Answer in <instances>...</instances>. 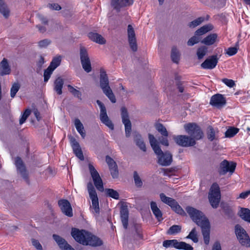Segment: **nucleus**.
Segmentation results:
<instances>
[{"label":"nucleus","mask_w":250,"mask_h":250,"mask_svg":"<svg viewBox=\"0 0 250 250\" xmlns=\"http://www.w3.org/2000/svg\"><path fill=\"white\" fill-rule=\"evenodd\" d=\"M186 210L193 221L201 227L204 243L208 245L210 240V229L208 220L202 211L195 208L187 207Z\"/></svg>","instance_id":"1"},{"label":"nucleus","mask_w":250,"mask_h":250,"mask_svg":"<svg viewBox=\"0 0 250 250\" xmlns=\"http://www.w3.org/2000/svg\"><path fill=\"white\" fill-rule=\"evenodd\" d=\"M71 235L77 242L83 245L98 247L103 245V241L100 238L83 229L73 228Z\"/></svg>","instance_id":"2"},{"label":"nucleus","mask_w":250,"mask_h":250,"mask_svg":"<svg viewBox=\"0 0 250 250\" xmlns=\"http://www.w3.org/2000/svg\"><path fill=\"white\" fill-rule=\"evenodd\" d=\"M148 139L151 147L158 156V163L162 166H168L172 161V156L168 152L164 153L159 146V143L154 136L148 134Z\"/></svg>","instance_id":"3"},{"label":"nucleus","mask_w":250,"mask_h":250,"mask_svg":"<svg viewBox=\"0 0 250 250\" xmlns=\"http://www.w3.org/2000/svg\"><path fill=\"white\" fill-rule=\"evenodd\" d=\"M100 85L103 93L112 103H115L116 100L112 89L109 85L108 78L104 69H101L100 71Z\"/></svg>","instance_id":"4"},{"label":"nucleus","mask_w":250,"mask_h":250,"mask_svg":"<svg viewBox=\"0 0 250 250\" xmlns=\"http://www.w3.org/2000/svg\"><path fill=\"white\" fill-rule=\"evenodd\" d=\"M213 29V26L211 24L204 25L198 29L194 33V36L191 37L188 41V46H192L194 44L201 42L202 36L206 33L211 31Z\"/></svg>","instance_id":"5"},{"label":"nucleus","mask_w":250,"mask_h":250,"mask_svg":"<svg viewBox=\"0 0 250 250\" xmlns=\"http://www.w3.org/2000/svg\"><path fill=\"white\" fill-rule=\"evenodd\" d=\"M220 198V188L216 183H214L211 186L208 193L209 201L212 208H216L218 207Z\"/></svg>","instance_id":"6"},{"label":"nucleus","mask_w":250,"mask_h":250,"mask_svg":"<svg viewBox=\"0 0 250 250\" xmlns=\"http://www.w3.org/2000/svg\"><path fill=\"white\" fill-rule=\"evenodd\" d=\"M184 129L195 141L200 140L203 137V132L201 128L195 123L185 125Z\"/></svg>","instance_id":"7"},{"label":"nucleus","mask_w":250,"mask_h":250,"mask_svg":"<svg viewBox=\"0 0 250 250\" xmlns=\"http://www.w3.org/2000/svg\"><path fill=\"white\" fill-rule=\"evenodd\" d=\"M87 187L89 197L92 201V208L94 209V213L97 215H99L100 213V208L96 191L92 183L89 182L87 184Z\"/></svg>","instance_id":"8"},{"label":"nucleus","mask_w":250,"mask_h":250,"mask_svg":"<svg viewBox=\"0 0 250 250\" xmlns=\"http://www.w3.org/2000/svg\"><path fill=\"white\" fill-rule=\"evenodd\" d=\"M160 197L163 203L170 206L175 212L180 215L185 214L184 210L175 200L166 196L164 193H161Z\"/></svg>","instance_id":"9"},{"label":"nucleus","mask_w":250,"mask_h":250,"mask_svg":"<svg viewBox=\"0 0 250 250\" xmlns=\"http://www.w3.org/2000/svg\"><path fill=\"white\" fill-rule=\"evenodd\" d=\"M235 233L240 243L246 247L250 246V238L246 230L240 225L235 227Z\"/></svg>","instance_id":"10"},{"label":"nucleus","mask_w":250,"mask_h":250,"mask_svg":"<svg viewBox=\"0 0 250 250\" xmlns=\"http://www.w3.org/2000/svg\"><path fill=\"white\" fill-rule=\"evenodd\" d=\"M80 56L81 62L83 69L87 73L91 71L90 61L88 57L87 51L83 46L80 47Z\"/></svg>","instance_id":"11"},{"label":"nucleus","mask_w":250,"mask_h":250,"mask_svg":"<svg viewBox=\"0 0 250 250\" xmlns=\"http://www.w3.org/2000/svg\"><path fill=\"white\" fill-rule=\"evenodd\" d=\"M173 139L178 145L183 147L191 146L196 144L194 139L187 135L174 136Z\"/></svg>","instance_id":"12"},{"label":"nucleus","mask_w":250,"mask_h":250,"mask_svg":"<svg viewBox=\"0 0 250 250\" xmlns=\"http://www.w3.org/2000/svg\"><path fill=\"white\" fill-rule=\"evenodd\" d=\"M96 103L100 108V117L101 122L110 129L113 130L114 129V125L107 115L105 106L100 100H97Z\"/></svg>","instance_id":"13"},{"label":"nucleus","mask_w":250,"mask_h":250,"mask_svg":"<svg viewBox=\"0 0 250 250\" xmlns=\"http://www.w3.org/2000/svg\"><path fill=\"white\" fill-rule=\"evenodd\" d=\"M89 169L96 188L100 191H103L104 190L103 183L99 173L91 164L89 165Z\"/></svg>","instance_id":"14"},{"label":"nucleus","mask_w":250,"mask_h":250,"mask_svg":"<svg viewBox=\"0 0 250 250\" xmlns=\"http://www.w3.org/2000/svg\"><path fill=\"white\" fill-rule=\"evenodd\" d=\"M15 165L17 167L18 173L21 175L26 183H28L29 180L28 172L26 169L23 162L21 158L17 157L15 158Z\"/></svg>","instance_id":"15"},{"label":"nucleus","mask_w":250,"mask_h":250,"mask_svg":"<svg viewBox=\"0 0 250 250\" xmlns=\"http://www.w3.org/2000/svg\"><path fill=\"white\" fill-rule=\"evenodd\" d=\"M121 116L122 122L125 127V136L126 137H128L130 136L131 131V124L129 119L127 111L124 107L121 108Z\"/></svg>","instance_id":"16"},{"label":"nucleus","mask_w":250,"mask_h":250,"mask_svg":"<svg viewBox=\"0 0 250 250\" xmlns=\"http://www.w3.org/2000/svg\"><path fill=\"white\" fill-rule=\"evenodd\" d=\"M58 205L62 212L66 216L71 217L73 216L72 208L69 202L65 199L60 200Z\"/></svg>","instance_id":"17"},{"label":"nucleus","mask_w":250,"mask_h":250,"mask_svg":"<svg viewBox=\"0 0 250 250\" xmlns=\"http://www.w3.org/2000/svg\"><path fill=\"white\" fill-rule=\"evenodd\" d=\"M127 36L131 49L133 51H136L137 50V45L135 33L132 26L130 24H129L127 26Z\"/></svg>","instance_id":"18"},{"label":"nucleus","mask_w":250,"mask_h":250,"mask_svg":"<svg viewBox=\"0 0 250 250\" xmlns=\"http://www.w3.org/2000/svg\"><path fill=\"white\" fill-rule=\"evenodd\" d=\"M71 146L76 156L81 160H84V156L79 143L72 136H68Z\"/></svg>","instance_id":"19"},{"label":"nucleus","mask_w":250,"mask_h":250,"mask_svg":"<svg viewBox=\"0 0 250 250\" xmlns=\"http://www.w3.org/2000/svg\"><path fill=\"white\" fill-rule=\"evenodd\" d=\"M236 167V164L233 162L229 163L227 160H224L220 164L219 173L221 175H225L228 172L232 173Z\"/></svg>","instance_id":"20"},{"label":"nucleus","mask_w":250,"mask_h":250,"mask_svg":"<svg viewBox=\"0 0 250 250\" xmlns=\"http://www.w3.org/2000/svg\"><path fill=\"white\" fill-rule=\"evenodd\" d=\"M218 62L217 55H212L207 59L201 64L202 68L205 69H212L214 68Z\"/></svg>","instance_id":"21"},{"label":"nucleus","mask_w":250,"mask_h":250,"mask_svg":"<svg viewBox=\"0 0 250 250\" xmlns=\"http://www.w3.org/2000/svg\"><path fill=\"white\" fill-rule=\"evenodd\" d=\"M226 99L223 96L220 94H217L212 96L210 101V104L214 106L219 108L226 104Z\"/></svg>","instance_id":"22"},{"label":"nucleus","mask_w":250,"mask_h":250,"mask_svg":"<svg viewBox=\"0 0 250 250\" xmlns=\"http://www.w3.org/2000/svg\"><path fill=\"white\" fill-rule=\"evenodd\" d=\"M53 238L62 250H75L64 239L59 235L53 234Z\"/></svg>","instance_id":"23"},{"label":"nucleus","mask_w":250,"mask_h":250,"mask_svg":"<svg viewBox=\"0 0 250 250\" xmlns=\"http://www.w3.org/2000/svg\"><path fill=\"white\" fill-rule=\"evenodd\" d=\"M105 161L109 167L110 173L112 177L113 178H117L118 176V167L116 162L113 159L108 156H106Z\"/></svg>","instance_id":"24"},{"label":"nucleus","mask_w":250,"mask_h":250,"mask_svg":"<svg viewBox=\"0 0 250 250\" xmlns=\"http://www.w3.org/2000/svg\"><path fill=\"white\" fill-rule=\"evenodd\" d=\"M129 211L126 206H122L120 209V217L124 228L126 229L128 227Z\"/></svg>","instance_id":"25"},{"label":"nucleus","mask_w":250,"mask_h":250,"mask_svg":"<svg viewBox=\"0 0 250 250\" xmlns=\"http://www.w3.org/2000/svg\"><path fill=\"white\" fill-rule=\"evenodd\" d=\"M218 41V35L216 33H211L204 38L201 43L208 46L214 44Z\"/></svg>","instance_id":"26"},{"label":"nucleus","mask_w":250,"mask_h":250,"mask_svg":"<svg viewBox=\"0 0 250 250\" xmlns=\"http://www.w3.org/2000/svg\"><path fill=\"white\" fill-rule=\"evenodd\" d=\"M10 72L11 68L7 60L4 58L0 63V75H8L10 74Z\"/></svg>","instance_id":"27"},{"label":"nucleus","mask_w":250,"mask_h":250,"mask_svg":"<svg viewBox=\"0 0 250 250\" xmlns=\"http://www.w3.org/2000/svg\"><path fill=\"white\" fill-rule=\"evenodd\" d=\"M89 38L92 41L100 44H104L106 40L103 36L97 33L90 32L88 34Z\"/></svg>","instance_id":"28"},{"label":"nucleus","mask_w":250,"mask_h":250,"mask_svg":"<svg viewBox=\"0 0 250 250\" xmlns=\"http://www.w3.org/2000/svg\"><path fill=\"white\" fill-rule=\"evenodd\" d=\"M63 84L64 81L61 77H58L54 81V90L58 95L62 94Z\"/></svg>","instance_id":"29"},{"label":"nucleus","mask_w":250,"mask_h":250,"mask_svg":"<svg viewBox=\"0 0 250 250\" xmlns=\"http://www.w3.org/2000/svg\"><path fill=\"white\" fill-rule=\"evenodd\" d=\"M150 208L151 209L158 221H160L163 220L162 213L161 210L157 207L156 202L152 201L150 203Z\"/></svg>","instance_id":"30"},{"label":"nucleus","mask_w":250,"mask_h":250,"mask_svg":"<svg viewBox=\"0 0 250 250\" xmlns=\"http://www.w3.org/2000/svg\"><path fill=\"white\" fill-rule=\"evenodd\" d=\"M134 140L136 145L143 151H146V145L144 142L142 136L138 133H135L134 136Z\"/></svg>","instance_id":"31"},{"label":"nucleus","mask_w":250,"mask_h":250,"mask_svg":"<svg viewBox=\"0 0 250 250\" xmlns=\"http://www.w3.org/2000/svg\"><path fill=\"white\" fill-rule=\"evenodd\" d=\"M173 247L179 250H193V247L189 244L184 242H179L177 240L174 239Z\"/></svg>","instance_id":"32"},{"label":"nucleus","mask_w":250,"mask_h":250,"mask_svg":"<svg viewBox=\"0 0 250 250\" xmlns=\"http://www.w3.org/2000/svg\"><path fill=\"white\" fill-rule=\"evenodd\" d=\"M74 124L77 131L83 138H84L86 134L83 124L79 119L75 120Z\"/></svg>","instance_id":"33"},{"label":"nucleus","mask_w":250,"mask_h":250,"mask_svg":"<svg viewBox=\"0 0 250 250\" xmlns=\"http://www.w3.org/2000/svg\"><path fill=\"white\" fill-rule=\"evenodd\" d=\"M238 214L242 219L250 223V210L249 209L241 208Z\"/></svg>","instance_id":"34"},{"label":"nucleus","mask_w":250,"mask_h":250,"mask_svg":"<svg viewBox=\"0 0 250 250\" xmlns=\"http://www.w3.org/2000/svg\"><path fill=\"white\" fill-rule=\"evenodd\" d=\"M0 13L5 18L9 16L10 11L3 0H0Z\"/></svg>","instance_id":"35"},{"label":"nucleus","mask_w":250,"mask_h":250,"mask_svg":"<svg viewBox=\"0 0 250 250\" xmlns=\"http://www.w3.org/2000/svg\"><path fill=\"white\" fill-rule=\"evenodd\" d=\"M208 52V48L206 46H201L199 47L196 52L197 58L199 60H201L207 54Z\"/></svg>","instance_id":"36"},{"label":"nucleus","mask_w":250,"mask_h":250,"mask_svg":"<svg viewBox=\"0 0 250 250\" xmlns=\"http://www.w3.org/2000/svg\"><path fill=\"white\" fill-rule=\"evenodd\" d=\"M61 60L62 57L61 56H57L54 57L48 67L54 70L58 66L60 65Z\"/></svg>","instance_id":"37"},{"label":"nucleus","mask_w":250,"mask_h":250,"mask_svg":"<svg viewBox=\"0 0 250 250\" xmlns=\"http://www.w3.org/2000/svg\"><path fill=\"white\" fill-rule=\"evenodd\" d=\"M239 129L234 127H230L225 132V137L231 138L234 136L238 132Z\"/></svg>","instance_id":"38"},{"label":"nucleus","mask_w":250,"mask_h":250,"mask_svg":"<svg viewBox=\"0 0 250 250\" xmlns=\"http://www.w3.org/2000/svg\"><path fill=\"white\" fill-rule=\"evenodd\" d=\"M171 57L172 61L175 63H178L180 59V53L175 47H173L171 50Z\"/></svg>","instance_id":"39"},{"label":"nucleus","mask_w":250,"mask_h":250,"mask_svg":"<svg viewBox=\"0 0 250 250\" xmlns=\"http://www.w3.org/2000/svg\"><path fill=\"white\" fill-rule=\"evenodd\" d=\"M155 128L157 130L164 136L167 137L168 135V132L166 128L161 123H158L155 125Z\"/></svg>","instance_id":"40"},{"label":"nucleus","mask_w":250,"mask_h":250,"mask_svg":"<svg viewBox=\"0 0 250 250\" xmlns=\"http://www.w3.org/2000/svg\"><path fill=\"white\" fill-rule=\"evenodd\" d=\"M105 192L107 196L111 197L114 199L118 200L119 199V194L118 192L111 188H106Z\"/></svg>","instance_id":"41"},{"label":"nucleus","mask_w":250,"mask_h":250,"mask_svg":"<svg viewBox=\"0 0 250 250\" xmlns=\"http://www.w3.org/2000/svg\"><path fill=\"white\" fill-rule=\"evenodd\" d=\"M133 179L136 187L137 188H141L143 186V181L136 171H134L133 172Z\"/></svg>","instance_id":"42"},{"label":"nucleus","mask_w":250,"mask_h":250,"mask_svg":"<svg viewBox=\"0 0 250 250\" xmlns=\"http://www.w3.org/2000/svg\"><path fill=\"white\" fill-rule=\"evenodd\" d=\"M204 20L205 18L204 17H199L197 19L190 22L188 24V26L189 27L191 28H195L196 26L199 25L200 24H201L204 21Z\"/></svg>","instance_id":"43"},{"label":"nucleus","mask_w":250,"mask_h":250,"mask_svg":"<svg viewBox=\"0 0 250 250\" xmlns=\"http://www.w3.org/2000/svg\"><path fill=\"white\" fill-rule=\"evenodd\" d=\"M181 227L179 225H173L169 228L167 231V234L173 235L179 233L181 231Z\"/></svg>","instance_id":"44"},{"label":"nucleus","mask_w":250,"mask_h":250,"mask_svg":"<svg viewBox=\"0 0 250 250\" xmlns=\"http://www.w3.org/2000/svg\"><path fill=\"white\" fill-rule=\"evenodd\" d=\"M186 238L191 239L194 243L198 242L197 233L195 228H193L191 230L189 234L186 237Z\"/></svg>","instance_id":"45"},{"label":"nucleus","mask_w":250,"mask_h":250,"mask_svg":"<svg viewBox=\"0 0 250 250\" xmlns=\"http://www.w3.org/2000/svg\"><path fill=\"white\" fill-rule=\"evenodd\" d=\"M20 84L18 83H14L10 89V96L13 98L15 97L16 93L20 88Z\"/></svg>","instance_id":"46"},{"label":"nucleus","mask_w":250,"mask_h":250,"mask_svg":"<svg viewBox=\"0 0 250 250\" xmlns=\"http://www.w3.org/2000/svg\"><path fill=\"white\" fill-rule=\"evenodd\" d=\"M207 137L208 139L210 141H212L216 139L215 131L214 128L211 126H209L208 127Z\"/></svg>","instance_id":"47"},{"label":"nucleus","mask_w":250,"mask_h":250,"mask_svg":"<svg viewBox=\"0 0 250 250\" xmlns=\"http://www.w3.org/2000/svg\"><path fill=\"white\" fill-rule=\"evenodd\" d=\"M67 87L68 88L69 91L75 97L80 99L82 95V94L81 92H80L79 90L75 89L73 86L72 85L68 84L67 85Z\"/></svg>","instance_id":"48"},{"label":"nucleus","mask_w":250,"mask_h":250,"mask_svg":"<svg viewBox=\"0 0 250 250\" xmlns=\"http://www.w3.org/2000/svg\"><path fill=\"white\" fill-rule=\"evenodd\" d=\"M51 42L49 39H44L38 42V46L41 48H46Z\"/></svg>","instance_id":"49"},{"label":"nucleus","mask_w":250,"mask_h":250,"mask_svg":"<svg viewBox=\"0 0 250 250\" xmlns=\"http://www.w3.org/2000/svg\"><path fill=\"white\" fill-rule=\"evenodd\" d=\"M53 71L54 70L49 67H48L47 68L44 70L43 77L44 81L45 82H47L48 81Z\"/></svg>","instance_id":"50"},{"label":"nucleus","mask_w":250,"mask_h":250,"mask_svg":"<svg viewBox=\"0 0 250 250\" xmlns=\"http://www.w3.org/2000/svg\"><path fill=\"white\" fill-rule=\"evenodd\" d=\"M30 113H31V111L30 109H27L24 111V113H23L21 118L20 119V125H22L25 122L27 117L30 114Z\"/></svg>","instance_id":"51"},{"label":"nucleus","mask_w":250,"mask_h":250,"mask_svg":"<svg viewBox=\"0 0 250 250\" xmlns=\"http://www.w3.org/2000/svg\"><path fill=\"white\" fill-rule=\"evenodd\" d=\"M222 81L229 87H233L235 85L234 82L232 80L224 78L222 80Z\"/></svg>","instance_id":"52"},{"label":"nucleus","mask_w":250,"mask_h":250,"mask_svg":"<svg viewBox=\"0 0 250 250\" xmlns=\"http://www.w3.org/2000/svg\"><path fill=\"white\" fill-rule=\"evenodd\" d=\"M32 245L38 250H42V247L39 241L35 239H31Z\"/></svg>","instance_id":"53"},{"label":"nucleus","mask_w":250,"mask_h":250,"mask_svg":"<svg viewBox=\"0 0 250 250\" xmlns=\"http://www.w3.org/2000/svg\"><path fill=\"white\" fill-rule=\"evenodd\" d=\"M111 4L117 11H119L121 7L120 0H111Z\"/></svg>","instance_id":"54"},{"label":"nucleus","mask_w":250,"mask_h":250,"mask_svg":"<svg viewBox=\"0 0 250 250\" xmlns=\"http://www.w3.org/2000/svg\"><path fill=\"white\" fill-rule=\"evenodd\" d=\"M238 49L235 47H229V48L227 51L226 53L229 56H233L237 53Z\"/></svg>","instance_id":"55"},{"label":"nucleus","mask_w":250,"mask_h":250,"mask_svg":"<svg viewBox=\"0 0 250 250\" xmlns=\"http://www.w3.org/2000/svg\"><path fill=\"white\" fill-rule=\"evenodd\" d=\"M174 239L165 240L163 243V247L167 248L170 247H173Z\"/></svg>","instance_id":"56"},{"label":"nucleus","mask_w":250,"mask_h":250,"mask_svg":"<svg viewBox=\"0 0 250 250\" xmlns=\"http://www.w3.org/2000/svg\"><path fill=\"white\" fill-rule=\"evenodd\" d=\"M133 3V0H120L121 7L131 5Z\"/></svg>","instance_id":"57"},{"label":"nucleus","mask_w":250,"mask_h":250,"mask_svg":"<svg viewBox=\"0 0 250 250\" xmlns=\"http://www.w3.org/2000/svg\"><path fill=\"white\" fill-rule=\"evenodd\" d=\"M47 7L50 9L55 10H60L61 9V6L58 3H49L47 5Z\"/></svg>","instance_id":"58"},{"label":"nucleus","mask_w":250,"mask_h":250,"mask_svg":"<svg viewBox=\"0 0 250 250\" xmlns=\"http://www.w3.org/2000/svg\"><path fill=\"white\" fill-rule=\"evenodd\" d=\"M159 140L162 145L165 146H168L169 143L167 137L163 136V137L160 138Z\"/></svg>","instance_id":"59"},{"label":"nucleus","mask_w":250,"mask_h":250,"mask_svg":"<svg viewBox=\"0 0 250 250\" xmlns=\"http://www.w3.org/2000/svg\"><path fill=\"white\" fill-rule=\"evenodd\" d=\"M249 194H250V190L243 192L240 194L239 196L237 198L246 199Z\"/></svg>","instance_id":"60"},{"label":"nucleus","mask_w":250,"mask_h":250,"mask_svg":"<svg viewBox=\"0 0 250 250\" xmlns=\"http://www.w3.org/2000/svg\"><path fill=\"white\" fill-rule=\"evenodd\" d=\"M212 250H222L221 245L219 242L216 241L214 243Z\"/></svg>","instance_id":"61"},{"label":"nucleus","mask_w":250,"mask_h":250,"mask_svg":"<svg viewBox=\"0 0 250 250\" xmlns=\"http://www.w3.org/2000/svg\"><path fill=\"white\" fill-rule=\"evenodd\" d=\"M44 62V58L42 56H40V59L37 62V65L39 67H41Z\"/></svg>","instance_id":"62"},{"label":"nucleus","mask_w":250,"mask_h":250,"mask_svg":"<svg viewBox=\"0 0 250 250\" xmlns=\"http://www.w3.org/2000/svg\"><path fill=\"white\" fill-rule=\"evenodd\" d=\"M36 27L38 28L39 31L41 33H44L46 31V29L44 26L37 25Z\"/></svg>","instance_id":"63"},{"label":"nucleus","mask_w":250,"mask_h":250,"mask_svg":"<svg viewBox=\"0 0 250 250\" xmlns=\"http://www.w3.org/2000/svg\"><path fill=\"white\" fill-rule=\"evenodd\" d=\"M223 209L226 213L229 214L231 212V209L229 207L226 206L223 207Z\"/></svg>","instance_id":"64"}]
</instances>
